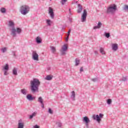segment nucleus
I'll use <instances>...</instances> for the list:
<instances>
[{
	"mask_svg": "<svg viewBox=\"0 0 128 128\" xmlns=\"http://www.w3.org/2000/svg\"><path fill=\"white\" fill-rule=\"evenodd\" d=\"M104 118V114H94L92 116V118L94 120H96L98 122H100L102 120V118Z\"/></svg>",
	"mask_w": 128,
	"mask_h": 128,
	"instance_id": "5",
	"label": "nucleus"
},
{
	"mask_svg": "<svg viewBox=\"0 0 128 128\" xmlns=\"http://www.w3.org/2000/svg\"><path fill=\"white\" fill-rule=\"evenodd\" d=\"M102 24L101 22H98L97 26H98L99 27V28H100Z\"/></svg>",
	"mask_w": 128,
	"mask_h": 128,
	"instance_id": "37",
	"label": "nucleus"
},
{
	"mask_svg": "<svg viewBox=\"0 0 128 128\" xmlns=\"http://www.w3.org/2000/svg\"><path fill=\"white\" fill-rule=\"evenodd\" d=\"M50 48L51 50H52V52H56V47H54V46H51Z\"/></svg>",
	"mask_w": 128,
	"mask_h": 128,
	"instance_id": "25",
	"label": "nucleus"
},
{
	"mask_svg": "<svg viewBox=\"0 0 128 128\" xmlns=\"http://www.w3.org/2000/svg\"><path fill=\"white\" fill-rule=\"evenodd\" d=\"M80 72H84V67H81L80 68Z\"/></svg>",
	"mask_w": 128,
	"mask_h": 128,
	"instance_id": "45",
	"label": "nucleus"
},
{
	"mask_svg": "<svg viewBox=\"0 0 128 128\" xmlns=\"http://www.w3.org/2000/svg\"><path fill=\"white\" fill-rule=\"evenodd\" d=\"M4 75L8 76V70H5L4 72Z\"/></svg>",
	"mask_w": 128,
	"mask_h": 128,
	"instance_id": "41",
	"label": "nucleus"
},
{
	"mask_svg": "<svg viewBox=\"0 0 128 128\" xmlns=\"http://www.w3.org/2000/svg\"><path fill=\"white\" fill-rule=\"evenodd\" d=\"M24 128V122H19L18 123V128Z\"/></svg>",
	"mask_w": 128,
	"mask_h": 128,
	"instance_id": "16",
	"label": "nucleus"
},
{
	"mask_svg": "<svg viewBox=\"0 0 128 128\" xmlns=\"http://www.w3.org/2000/svg\"><path fill=\"white\" fill-rule=\"evenodd\" d=\"M105 36H106L107 38H110V33L106 32V33H105Z\"/></svg>",
	"mask_w": 128,
	"mask_h": 128,
	"instance_id": "31",
	"label": "nucleus"
},
{
	"mask_svg": "<svg viewBox=\"0 0 128 128\" xmlns=\"http://www.w3.org/2000/svg\"><path fill=\"white\" fill-rule=\"evenodd\" d=\"M69 12H70V8L69 9Z\"/></svg>",
	"mask_w": 128,
	"mask_h": 128,
	"instance_id": "49",
	"label": "nucleus"
},
{
	"mask_svg": "<svg viewBox=\"0 0 128 128\" xmlns=\"http://www.w3.org/2000/svg\"><path fill=\"white\" fill-rule=\"evenodd\" d=\"M36 112H34L32 114L30 115V120H32V118L34 116H36Z\"/></svg>",
	"mask_w": 128,
	"mask_h": 128,
	"instance_id": "28",
	"label": "nucleus"
},
{
	"mask_svg": "<svg viewBox=\"0 0 128 128\" xmlns=\"http://www.w3.org/2000/svg\"><path fill=\"white\" fill-rule=\"evenodd\" d=\"M97 28H100L99 27L97 26H94L93 28V30H96Z\"/></svg>",
	"mask_w": 128,
	"mask_h": 128,
	"instance_id": "43",
	"label": "nucleus"
},
{
	"mask_svg": "<svg viewBox=\"0 0 128 128\" xmlns=\"http://www.w3.org/2000/svg\"><path fill=\"white\" fill-rule=\"evenodd\" d=\"M124 10H128V5H125L124 8Z\"/></svg>",
	"mask_w": 128,
	"mask_h": 128,
	"instance_id": "40",
	"label": "nucleus"
},
{
	"mask_svg": "<svg viewBox=\"0 0 128 128\" xmlns=\"http://www.w3.org/2000/svg\"><path fill=\"white\" fill-rule=\"evenodd\" d=\"M48 12H49V14H50V16L51 18L52 19L54 18V10L50 7H49L48 8Z\"/></svg>",
	"mask_w": 128,
	"mask_h": 128,
	"instance_id": "9",
	"label": "nucleus"
},
{
	"mask_svg": "<svg viewBox=\"0 0 128 128\" xmlns=\"http://www.w3.org/2000/svg\"><path fill=\"white\" fill-rule=\"evenodd\" d=\"M118 48V44H112V49L113 50H117Z\"/></svg>",
	"mask_w": 128,
	"mask_h": 128,
	"instance_id": "14",
	"label": "nucleus"
},
{
	"mask_svg": "<svg viewBox=\"0 0 128 128\" xmlns=\"http://www.w3.org/2000/svg\"><path fill=\"white\" fill-rule=\"evenodd\" d=\"M0 12L2 14H6V10L4 8H2L0 10Z\"/></svg>",
	"mask_w": 128,
	"mask_h": 128,
	"instance_id": "21",
	"label": "nucleus"
},
{
	"mask_svg": "<svg viewBox=\"0 0 128 128\" xmlns=\"http://www.w3.org/2000/svg\"><path fill=\"white\" fill-rule=\"evenodd\" d=\"M92 82H98V78H94L92 79Z\"/></svg>",
	"mask_w": 128,
	"mask_h": 128,
	"instance_id": "38",
	"label": "nucleus"
},
{
	"mask_svg": "<svg viewBox=\"0 0 128 128\" xmlns=\"http://www.w3.org/2000/svg\"><path fill=\"white\" fill-rule=\"evenodd\" d=\"M70 32H72V30L70 29H69L68 32V36H69L70 34Z\"/></svg>",
	"mask_w": 128,
	"mask_h": 128,
	"instance_id": "42",
	"label": "nucleus"
},
{
	"mask_svg": "<svg viewBox=\"0 0 128 128\" xmlns=\"http://www.w3.org/2000/svg\"><path fill=\"white\" fill-rule=\"evenodd\" d=\"M56 124H58V128H61L62 127V123L60 122H56Z\"/></svg>",
	"mask_w": 128,
	"mask_h": 128,
	"instance_id": "35",
	"label": "nucleus"
},
{
	"mask_svg": "<svg viewBox=\"0 0 128 128\" xmlns=\"http://www.w3.org/2000/svg\"><path fill=\"white\" fill-rule=\"evenodd\" d=\"M30 90L32 94L38 92V88L40 86V82L38 78H34L30 82Z\"/></svg>",
	"mask_w": 128,
	"mask_h": 128,
	"instance_id": "1",
	"label": "nucleus"
},
{
	"mask_svg": "<svg viewBox=\"0 0 128 128\" xmlns=\"http://www.w3.org/2000/svg\"><path fill=\"white\" fill-rule=\"evenodd\" d=\"M12 74L14 76H18V69L14 68L12 70Z\"/></svg>",
	"mask_w": 128,
	"mask_h": 128,
	"instance_id": "18",
	"label": "nucleus"
},
{
	"mask_svg": "<svg viewBox=\"0 0 128 128\" xmlns=\"http://www.w3.org/2000/svg\"><path fill=\"white\" fill-rule=\"evenodd\" d=\"M68 36H67V38H66V42H68Z\"/></svg>",
	"mask_w": 128,
	"mask_h": 128,
	"instance_id": "47",
	"label": "nucleus"
},
{
	"mask_svg": "<svg viewBox=\"0 0 128 128\" xmlns=\"http://www.w3.org/2000/svg\"><path fill=\"white\" fill-rule=\"evenodd\" d=\"M38 102H40V104L42 108H44V99H42V96H40L38 98Z\"/></svg>",
	"mask_w": 128,
	"mask_h": 128,
	"instance_id": "10",
	"label": "nucleus"
},
{
	"mask_svg": "<svg viewBox=\"0 0 128 128\" xmlns=\"http://www.w3.org/2000/svg\"><path fill=\"white\" fill-rule=\"evenodd\" d=\"M48 112H49V114H54L52 110L50 108H48Z\"/></svg>",
	"mask_w": 128,
	"mask_h": 128,
	"instance_id": "33",
	"label": "nucleus"
},
{
	"mask_svg": "<svg viewBox=\"0 0 128 128\" xmlns=\"http://www.w3.org/2000/svg\"><path fill=\"white\" fill-rule=\"evenodd\" d=\"M116 10H118V7L116 4H110L107 8L106 10V14H114Z\"/></svg>",
	"mask_w": 128,
	"mask_h": 128,
	"instance_id": "2",
	"label": "nucleus"
},
{
	"mask_svg": "<svg viewBox=\"0 0 128 128\" xmlns=\"http://www.w3.org/2000/svg\"><path fill=\"white\" fill-rule=\"evenodd\" d=\"M16 32L17 34H20V32H22V29L20 28H16Z\"/></svg>",
	"mask_w": 128,
	"mask_h": 128,
	"instance_id": "26",
	"label": "nucleus"
},
{
	"mask_svg": "<svg viewBox=\"0 0 128 128\" xmlns=\"http://www.w3.org/2000/svg\"><path fill=\"white\" fill-rule=\"evenodd\" d=\"M62 50L66 52L68 50V46L66 44H64L62 48Z\"/></svg>",
	"mask_w": 128,
	"mask_h": 128,
	"instance_id": "17",
	"label": "nucleus"
},
{
	"mask_svg": "<svg viewBox=\"0 0 128 128\" xmlns=\"http://www.w3.org/2000/svg\"><path fill=\"white\" fill-rule=\"evenodd\" d=\"M127 80H128V77L125 76V77H122L121 80H122V82H126Z\"/></svg>",
	"mask_w": 128,
	"mask_h": 128,
	"instance_id": "29",
	"label": "nucleus"
},
{
	"mask_svg": "<svg viewBox=\"0 0 128 128\" xmlns=\"http://www.w3.org/2000/svg\"><path fill=\"white\" fill-rule=\"evenodd\" d=\"M12 54L16 58V51H12Z\"/></svg>",
	"mask_w": 128,
	"mask_h": 128,
	"instance_id": "36",
	"label": "nucleus"
},
{
	"mask_svg": "<svg viewBox=\"0 0 128 128\" xmlns=\"http://www.w3.org/2000/svg\"><path fill=\"white\" fill-rule=\"evenodd\" d=\"M46 24H47L48 26H51L50 20H46Z\"/></svg>",
	"mask_w": 128,
	"mask_h": 128,
	"instance_id": "34",
	"label": "nucleus"
},
{
	"mask_svg": "<svg viewBox=\"0 0 128 128\" xmlns=\"http://www.w3.org/2000/svg\"><path fill=\"white\" fill-rule=\"evenodd\" d=\"M20 12L24 16H26L30 12V6L27 5H23L20 7Z\"/></svg>",
	"mask_w": 128,
	"mask_h": 128,
	"instance_id": "3",
	"label": "nucleus"
},
{
	"mask_svg": "<svg viewBox=\"0 0 128 128\" xmlns=\"http://www.w3.org/2000/svg\"><path fill=\"white\" fill-rule=\"evenodd\" d=\"M26 98L28 100H29L30 102H32V100H36V97L34 96L32 97V95L30 94H28L26 96Z\"/></svg>",
	"mask_w": 128,
	"mask_h": 128,
	"instance_id": "11",
	"label": "nucleus"
},
{
	"mask_svg": "<svg viewBox=\"0 0 128 128\" xmlns=\"http://www.w3.org/2000/svg\"><path fill=\"white\" fill-rule=\"evenodd\" d=\"M8 68H9L8 64H6V66H4V70H8Z\"/></svg>",
	"mask_w": 128,
	"mask_h": 128,
	"instance_id": "27",
	"label": "nucleus"
},
{
	"mask_svg": "<svg viewBox=\"0 0 128 128\" xmlns=\"http://www.w3.org/2000/svg\"><path fill=\"white\" fill-rule=\"evenodd\" d=\"M61 54L62 56H64V54H66V51H64L62 50L61 52Z\"/></svg>",
	"mask_w": 128,
	"mask_h": 128,
	"instance_id": "39",
	"label": "nucleus"
},
{
	"mask_svg": "<svg viewBox=\"0 0 128 128\" xmlns=\"http://www.w3.org/2000/svg\"><path fill=\"white\" fill-rule=\"evenodd\" d=\"M36 44H42V40L40 38V36H38L36 38Z\"/></svg>",
	"mask_w": 128,
	"mask_h": 128,
	"instance_id": "13",
	"label": "nucleus"
},
{
	"mask_svg": "<svg viewBox=\"0 0 128 128\" xmlns=\"http://www.w3.org/2000/svg\"><path fill=\"white\" fill-rule=\"evenodd\" d=\"M8 26L12 28L11 34L14 38L16 36V30L14 28V23L12 20L8 22Z\"/></svg>",
	"mask_w": 128,
	"mask_h": 128,
	"instance_id": "4",
	"label": "nucleus"
},
{
	"mask_svg": "<svg viewBox=\"0 0 128 128\" xmlns=\"http://www.w3.org/2000/svg\"><path fill=\"white\" fill-rule=\"evenodd\" d=\"M100 52L102 54H106V52H104V49L102 48H100Z\"/></svg>",
	"mask_w": 128,
	"mask_h": 128,
	"instance_id": "23",
	"label": "nucleus"
},
{
	"mask_svg": "<svg viewBox=\"0 0 128 128\" xmlns=\"http://www.w3.org/2000/svg\"><path fill=\"white\" fill-rule=\"evenodd\" d=\"M95 54H98V51H94Z\"/></svg>",
	"mask_w": 128,
	"mask_h": 128,
	"instance_id": "48",
	"label": "nucleus"
},
{
	"mask_svg": "<svg viewBox=\"0 0 128 128\" xmlns=\"http://www.w3.org/2000/svg\"><path fill=\"white\" fill-rule=\"evenodd\" d=\"M34 128H40V126L38 125H35L34 126Z\"/></svg>",
	"mask_w": 128,
	"mask_h": 128,
	"instance_id": "46",
	"label": "nucleus"
},
{
	"mask_svg": "<svg viewBox=\"0 0 128 128\" xmlns=\"http://www.w3.org/2000/svg\"><path fill=\"white\" fill-rule=\"evenodd\" d=\"M8 50V48L6 47L2 48L0 49V51L3 53L4 54V52H6V51Z\"/></svg>",
	"mask_w": 128,
	"mask_h": 128,
	"instance_id": "22",
	"label": "nucleus"
},
{
	"mask_svg": "<svg viewBox=\"0 0 128 128\" xmlns=\"http://www.w3.org/2000/svg\"><path fill=\"white\" fill-rule=\"evenodd\" d=\"M82 12V6L80 4H78V9L77 10V12L78 14H80Z\"/></svg>",
	"mask_w": 128,
	"mask_h": 128,
	"instance_id": "12",
	"label": "nucleus"
},
{
	"mask_svg": "<svg viewBox=\"0 0 128 128\" xmlns=\"http://www.w3.org/2000/svg\"><path fill=\"white\" fill-rule=\"evenodd\" d=\"M46 80H52V76H50V75H48L45 78Z\"/></svg>",
	"mask_w": 128,
	"mask_h": 128,
	"instance_id": "19",
	"label": "nucleus"
},
{
	"mask_svg": "<svg viewBox=\"0 0 128 128\" xmlns=\"http://www.w3.org/2000/svg\"><path fill=\"white\" fill-rule=\"evenodd\" d=\"M32 58L34 60H38V54L36 53V51H32Z\"/></svg>",
	"mask_w": 128,
	"mask_h": 128,
	"instance_id": "8",
	"label": "nucleus"
},
{
	"mask_svg": "<svg viewBox=\"0 0 128 128\" xmlns=\"http://www.w3.org/2000/svg\"><path fill=\"white\" fill-rule=\"evenodd\" d=\"M70 98L72 100H74V98H76V92H74V91H72V95Z\"/></svg>",
	"mask_w": 128,
	"mask_h": 128,
	"instance_id": "15",
	"label": "nucleus"
},
{
	"mask_svg": "<svg viewBox=\"0 0 128 128\" xmlns=\"http://www.w3.org/2000/svg\"><path fill=\"white\" fill-rule=\"evenodd\" d=\"M82 122H85L86 127L87 128H88V124H90V118H88V117L86 116L84 118H83Z\"/></svg>",
	"mask_w": 128,
	"mask_h": 128,
	"instance_id": "7",
	"label": "nucleus"
},
{
	"mask_svg": "<svg viewBox=\"0 0 128 128\" xmlns=\"http://www.w3.org/2000/svg\"><path fill=\"white\" fill-rule=\"evenodd\" d=\"M86 16H88V12H86V10H84V12L82 16V22H84L86 20Z\"/></svg>",
	"mask_w": 128,
	"mask_h": 128,
	"instance_id": "6",
	"label": "nucleus"
},
{
	"mask_svg": "<svg viewBox=\"0 0 128 128\" xmlns=\"http://www.w3.org/2000/svg\"><path fill=\"white\" fill-rule=\"evenodd\" d=\"M75 62H76L75 66H78L80 64V60L78 58H76Z\"/></svg>",
	"mask_w": 128,
	"mask_h": 128,
	"instance_id": "24",
	"label": "nucleus"
},
{
	"mask_svg": "<svg viewBox=\"0 0 128 128\" xmlns=\"http://www.w3.org/2000/svg\"><path fill=\"white\" fill-rule=\"evenodd\" d=\"M50 68H51L50 67L48 66L46 68V70H48V71L50 70Z\"/></svg>",
	"mask_w": 128,
	"mask_h": 128,
	"instance_id": "44",
	"label": "nucleus"
},
{
	"mask_svg": "<svg viewBox=\"0 0 128 128\" xmlns=\"http://www.w3.org/2000/svg\"><path fill=\"white\" fill-rule=\"evenodd\" d=\"M112 102V99L109 98L107 100L108 104H111Z\"/></svg>",
	"mask_w": 128,
	"mask_h": 128,
	"instance_id": "32",
	"label": "nucleus"
},
{
	"mask_svg": "<svg viewBox=\"0 0 128 128\" xmlns=\"http://www.w3.org/2000/svg\"><path fill=\"white\" fill-rule=\"evenodd\" d=\"M66 2H68V0H62L60 1V2H61L62 6H64V4H66Z\"/></svg>",
	"mask_w": 128,
	"mask_h": 128,
	"instance_id": "30",
	"label": "nucleus"
},
{
	"mask_svg": "<svg viewBox=\"0 0 128 128\" xmlns=\"http://www.w3.org/2000/svg\"><path fill=\"white\" fill-rule=\"evenodd\" d=\"M21 93L24 96H26V94H28L26 89H22Z\"/></svg>",
	"mask_w": 128,
	"mask_h": 128,
	"instance_id": "20",
	"label": "nucleus"
}]
</instances>
